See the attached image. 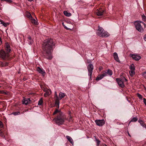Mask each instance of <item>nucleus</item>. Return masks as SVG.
<instances>
[{
    "label": "nucleus",
    "mask_w": 146,
    "mask_h": 146,
    "mask_svg": "<svg viewBox=\"0 0 146 146\" xmlns=\"http://www.w3.org/2000/svg\"><path fill=\"white\" fill-rule=\"evenodd\" d=\"M54 45L53 40L51 38H48L44 41L42 47L44 51L43 56L46 59L51 60L52 58L51 54Z\"/></svg>",
    "instance_id": "f257e3e1"
},
{
    "label": "nucleus",
    "mask_w": 146,
    "mask_h": 146,
    "mask_svg": "<svg viewBox=\"0 0 146 146\" xmlns=\"http://www.w3.org/2000/svg\"><path fill=\"white\" fill-rule=\"evenodd\" d=\"M66 119V117L62 113H60L59 115H58L54 119L57 124L60 125L64 123Z\"/></svg>",
    "instance_id": "f03ea898"
},
{
    "label": "nucleus",
    "mask_w": 146,
    "mask_h": 146,
    "mask_svg": "<svg viewBox=\"0 0 146 146\" xmlns=\"http://www.w3.org/2000/svg\"><path fill=\"white\" fill-rule=\"evenodd\" d=\"M116 80L119 86L122 88L125 86L124 82L127 81V80L124 77L120 78H116Z\"/></svg>",
    "instance_id": "7ed1b4c3"
},
{
    "label": "nucleus",
    "mask_w": 146,
    "mask_h": 146,
    "mask_svg": "<svg viewBox=\"0 0 146 146\" xmlns=\"http://www.w3.org/2000/svg\"><path fill=\"white\" fill-rule=\"evenodd\" d=\"M141 23V21H138L135 23V25L137 30L139 32H141L143 31V29Z\"/></svg>",
    "instance_id": "20e7f679"
},
{
    "label": "nucleus",
    "mask_w": 146,
    "mask_h": 146,
    "mask_svg": "<svg viewBox=\"0 0 146 146\" xmlns=\"http://www.w3.org/2000/svg\"><path fill=\"white\" fill-rule=\"evenodd\" d=\"M9 56L8 53H6L3 50H0V57L4 60L6 59Z\"/></svg>",
    "instance_id": "39448f33"
},
{
    "label": "nucleus",
    "mask_w": 146,
    "mask_h": 146,
    "mask_svg": "<svg viewBox=\"0 0 146 146\" xmlns=\"http://www.w3.org/2000/svg\"><path fill=\"white\" fill-rule=\"evenodd\" d=\"M94 68L93 65L89 64L88 67V75L90 77L91 76Z\"/></svg>",
    "instance_id": "423d86ee"
},
{
    "label": "nucleus",
    "mask_w": 146,
    "mask_h": 146,
    "mask_svg": "<svg viewBox=\"0 0 146 146\" xmlns=\"http://www.w3.org/2000/svg\"><path fill=\"white\" fill-rule=\"evenodd\" d=\"M130 56L131 57L132 59L138 61L141 59V57L140 56L135 54H131Z\"/></svg>",
    "instance_id": "0eeeda50"
},
{
    "label": "nucleus",
    "mask_w": 146,
    "mask_h": 146,
    "mask_svg": "<svg viewBox=\"0 0 146 146\" xmlns=\"http://www.w3.org/2000/svg\"><path fill=\"white\" fill-rule=\"evenodd\" d=\"M95 122L97 125L100 126H103L105 123V121L104 119L96 120L95 121Z\"/></svg>",
    "instance_id": "6e6552de"
},
{
    "label": "nucleus",
    "mask_w": 146,
    "mask_h": 146,
    "mask_svg": "<svg viewBox=\"0 0 146 146\" xmlns=\"http://www.w3.org/2000/svg\"><path fill=\"white\" fill-rule=\"evenodd\" d=\"M104 13V11L101 9H97L96 10V13L98 16L102 15Z\"/></svg>",
    "instance_id": "1a4fd4ad"
},
{
    "label": "nucleus",
    "mask_w": 146,
    "mask_h": 146,
    "mask_svg": "<svg viewBox=\"0 0 146 146\" xmlns=\"http://www.w3.org/2000/svg\"><path fill=\"white\" fill-rule=\"evenodd\" d=\"M103 73L105 76H111L113 74L112 71L109 69H108L106 72Z\"/></svg>",
    "instance_id": "9d476101"
},
{
    "label": "nucleus",
    "mask_w": 146,
    "mask_h": 146,
    "mask_svg": "<svg viewBox=\"0 0 146 146\" xmlns=\"http://www.w3.org/2000/svg\"><path fill=\"white\" fill-rule=\"evenodd\" d=\"M30 100L29 98H24L22 100V103L25 105L29 104L30 102Z\"/></svg>",
    "instance_id": "9b49d317"
},
{
    "label": "nucleus",
    "mask_w": 146,
    "mask_h": 146,
    "mask_svg": "<svg viewBox=\"0 0 146 146\" xmlns=\"http://www.w3.org/2000/svg\"><path fill=\"white\" fill-rule=\"evenodd\" d=\"M5 50L7 52V53L9 54L11 51L10 48V46L8 43H6L5 45Z\"/></svg>",
    "instance_id": "f8f14e48"
},
{
    "label": "nucleus",
    "mask_w": 146,
    "mask_h": 146,
    "mask_svg": "<svg viewBox=\"0 0 146 146\" xmlns=\"http://www.w3.org/2000/svg\"><path fill=\"white\" fill-rule=\"evenodd\" d=\"M36 70L39 73L41 74L42 76H44L45 75V72L44 70H42V69L39 67H37Z\"/></svg>",
    "instance_id": "ddd939ff"
},
{
    "label": "nucleus",
    "mask_w": 146,
    "mask_h": 146,
    "mask_svg": "<svg viewBox=\"0 0 146 146\" xmlns=\"http://www.w3.org/2000/svg\"><path fill=\"white\" fill-rule=\"evenodd\" d=\"M104 32V29L101 27H100L99 26L98 29L97 31V34L99 36V34H103Z\"/></svg>",
    "instance_id": "4468645a"
},
{
    "label": "nucleus",
    "mask_w": 146,
    "mask_h": 146,
    "mask_svg": "<svg viewBox=\"0 0 146 146\" xmlns=\"http://www.w3.org/2000/svg\"><path fill=\"white\" fill-rule=\"evenodd\" d=\"M113 56L114 59L117 62H119V60L118 57L117 53L116 52H114L113 54Z\"/></svg>",
    "instance_id": "2eb2a0df"
},
{
    "label": "nucleus",
    "mask_w": 146,
    "mask_h": 146,
    "mask_svg": "<svg viewBox=\"0 0 146 146\" xmlns=\"http://www.w3.org/2000/svg\"><path fill=\"white\" fill-rule=\"evenodd\" d=\"M99 36L101 37H106L109 36V34L106 32H104L103 34H99Z\"/></svg>",
    "instance_id": "dca6fc26"
},
{
    "label": "nucleus",
    "mask_w": 146,
    "mask_h": 146,
    "mask_svg": "<svg viewBox=\"0 0 146 146\" xmlns=\"http://www.w3.org/2000/svg\"><path fill=\"white\" fill-rule=\"evenodd\" d=\"M65 96V94L64 93L62 92H60L58 95L59 99H61L62 98H64Z\"/></svg>",
    "instance_id": "f3484780"
},
{
    "label": "nucleus",
    "mask_w": 146,
    "mask_h": 146,
    "mask_svg": "<svg viewBox=\"0 0 146 146\" xmlns=\"http://www.w3.org/2000/svg\"><path fill=\"white\" fill-rule=\"evenodd\" d=\"M28 44H31L33 43V40L30 36H28L27 37Z\"/></svg>",
    "instance_id": "a211bd4d"
},
{
    "label": "nucleus",
    "mask_w": 146,
    "mask_h": 146,
    "mask_svg": "<svg viewBox=\"0 0 146 146\" xmlns=\"http://www.w3.org/2000/svg\"><path fill=\"white\" fill-rule=\"evenodd\" d=\"M105 76V75L104 74V73H103V74L101 75H98L96 78V80H100Z\"/></svg>",
    "instance_id": "6ab92c4d"
},
{
    "label": "nucleus",
    "mask_w": 146,
    "mask_h": 146,
    "mask_svg": "<svg viewBox=\"0 0 146 146\" xmlns=\"http://www.w3.org/2000/svg\"><path fill=\"white\" fill-rule=\"evenodd\" d=\"M8 63L7 62H0V66L3 67L7 66L8 65Z\"/></svg>",
    "instance_id": "aec40b11"
},
{
    "label": "nucleus",
    "mask_w": 146,
    "mask_h": 146,
    "mask_svg": "<svg viewBox=\"0 0 146 146\" xmlns=\"http://www.w3.org/2000/svg\"><path fill=\"white\" fill-rule=\"evenodd\" d=\"M51 93V91L50 90H48L46 91L44 94V96L45 97H47L50 95Z\"/></svg>",
    "instance_id": "412c9836"
},
{
    "label": "nucleus",
    "mask_w": 146,
    "mask_h": 146,
    "mask_svg": "<svg viewBox=\"0 0 146 146\" xmlns=\"http://www.w3.org/2000/svg\"><path fill=\"white\" fill-rule=\"evenodd\" d=\"M138 122L140 124L141 126L143 127L146 128V125L141 120H139Z\"/></svg>",
    "instance_id": "4be33fe9"
},
{
    "label": "nucleus",
    "mask_w": 146,
    "mask_h": 146,
    "mask_svg": "<svg viewBox=\"0 0 146 146\" xmlns=\"http://www.w3.org/2000/svg\"><path fill=\"white\" fill-rule=\"evenodd\" d=\"M66 137L68 139V140L72 144H73L74 143L73 140L72 138L68 135H67L66 136Z\"/></svg>",
    "instance_id": "5701e85b"
},
{
    "label": "nucleus",
    "mask_w": 146,
    "mask_h": 146,
    "mask_svg": "<svg viewBox=\"0 0 146 146\" xmlns=\"http://www.w3.org/2000/svg\"><path fill=\"white\" fill-rule=\"evenodd\" d=\"M60 113H62L59 110L56 109V110L54 111L53 113V115H55L57 114L58 115H59Z\"/></svg>",
    "instance_id": "b1692460"
},
{
    "label": "nucleus",
    "mask_w": 146,
    "mask_h": 146,
    "mask_svg": "<svg viewBox=\"0 0 146 146\" xmlns=\"http://www.w3.org/2000/svg\"><path fill=\"white\" fill-rule=\"evenodd\" d=\"M59 99H58L57 100L55 99V105L56 106V107L57 108H59Z\"/></svg>",
    "instance_id": "393cba45"
},
{
    "label": "nucleus",
    "mask_w": 146,
    "mask_h": 146,
    "mask_svg": "<svg viewBox=\"0 0 146 146\" xmlns=\"http://www.w3.org/2000/svg\"><path fill=\"white\" fill-rule=\"evenodd\" d=\"M64 14L65 15L68 17H70L71 15V13L68 12L66 11H64Z\"/></svg>",
    "instance_id": "a878e982"
},
{
    "label": "nucleus",
    "mask_w": 146,
    "mask_h": 146,
    "mask_svg": "<svg viewBox=\"0 0 146 146\" xmlns=\"http://www.w3.org/2000/svg\"><path fill=\"white\" fill-rule=\"evenodd\" d=\"M27 17L30 19H31L33 18L31 15L29 13H27Z\"/></svg>",
    "instance_id": "bb28decb"
},
{
    "label": "nucleus",
    "mask_w": 146,
    "mask_h": 146,
    "mask_svg": "<svg viewBox=\"0 0 146 146\" xmlns=\"http://www.w3.org/2000/svg\"><path fill=\"white\" fill-rule=\"evenodd\" d=\"M135 67L133 64H131L130 67V68L131 70H135Z\"/></svg>",
    "instance_id": "cd10ccee"
},
{
    "label": "nucleus",
    "mask_w": 146,
    "mask_h": 146,
    "mask_svg": "<svg viewBox=\"0 0 146 146\" xmlns=\"http://www.w3.org/2000/svg\"><path fill=\"white\" fill-rule=\"evenodd\" d=\"M43 103V100L42 98H41L40 100L38 101V105L39 106L42 105Z\"/></svg>",
    "instance_id": "c85d7f7f"
},
{
    "label": "nucleus",
    "mask_w": 146,
    "mask_h": 146,
    "mask_svg": "<svg viewBox=\"0 0 146 146\" xmlns=\"http://www.w3.org/2000/svg\"><path fill=\"white\" fill-rule=\"evenodd\" d=\"M129 74L131 76H133L135 74L134 70H131V71L129 72Z\"/></svg>",
    "instance_id": "c756f323"
},
{
    "label": "nucleus",
    "mask_w": 146,
    "mask_h": 146,
    "mask_svg": "<svg viewBox=\"0 0 146 146\" xmlns=\"http://www.w3.org/2000/svg\"><path fill=\"white\" fill-rule=\"evenodd\" d=\"M0 21L1 23V24H3V25L5 27H7L8 25V23H4L2 20H0Z\"/></svg>",
    "instance_id": "7c9ffc66"
},
{
    "label": "nucleus",
    "mask_w": 146,
    "mask_h": 146,
    "mask_svg": "<svg viewBox=\"0 0 146 146\" xmlns=\"http://www.w3.org/2000/svg\"><path fill=\"white\" fill-rule=\"evenodd\" d=\"M137 120V118L135 117H134L131 120L130 122H136Z\"/></svg>",
    "instance_id": "2f4dec72"
},
{
    "label": "nucleus",
    "mask_w": 146,
    "mask_h": 146,
    "mask_svg": "<svg viewBox=\"0 0 146 146\" xmlns=\"http://www.w3.org/2000/svg\"><path fill=\"white\" fill-rule=\"evenodd\" d=\"M20 112L19 111H16L13 112L12 113V114L14 115H16L20 114Z\"/></svg>",
    "instance_id": "473e14b6"
},
{
    "label": "nucleus",
    "mask_w": 146,
    "mask_h": 146,
    "mask_svg": "<svg viewBox=\"0 0 146 146\" xmlns=\"http://www.w3.org/2000/svg\"><path fill=\"white\" fill-rule=\"evenodd\" d=\"M31 19V20L32 22L35 25H37V22L35 19L33 18L32 19Z\"/></svg>",
    "instance_id": "72a5a7b5"
},
{
    "label": "nucleus",
    "mask_w": 146,
    "mask_h": 146,
    "mask_svg": "<svg viewBox=\"0 0 146 146\" xmlns=\"http://www.w3.org/2000/svg\"><path fill=\"white\" fill-rule=\"evenodd\" d=\"M54 96L55 99H57V100H58V99H59L58 97V96L57 95V93L56 92H55V94Z\"/></svg>",
    "instance_id": "f704fd0d"
},
{
    "label": "nucleus",
    "mask_w": 146,
    "mask_h": 146,
    "mask_svg": "<svg viewBox=\"0 0 146 146\" xmlns=\"http://www.w3.org/2000/svg\"><path fill=\"white\" fill-rule=\"evenodd\" d=\"M142 18L143 21H146V17L144 15L142 16Z\"/></svg>",
    "instance_id": "c9c22d12"
},
{
    "label": "nucleus",
    "mask_w": 146,
    "mask_h": 146,
    "mask_svg": "<svg viewBox=\"0 0 146 146\" xmlns=\"http://www.w3.org/2000/svg\"><path fill=\"white\" fill-rule=\"evenodd\" d=\"M137 96L139 97V99H142V96L139 93H137Z\"/></svg>",
    "instance_id": "e433bc0d"
},
{
    "label": "nucleus",
    "mask_w": 146,
    "mask_h": 146,
    "mask_svg": "<svg viewBox=\"0 0 146 146\" xmlns=\"http://www.w3.org/2000/svg\"><path fill=\"white\" fill-rule=\"evenodd\" d=\"M0 136L2 137H4L3 133L1 129H0Z\"/></svg>",
    "instance_id": "4c0bfd02"
},
{
    "label": "nucleus",
    "mask_w": 146,
    "mask_h": 146,
    "mask_svg": "<svg viewBox=\"0 0 146 146\" xmlns=\"http://www.w3.org/2000/svg\"><path fill=\"white\" fill-rule=\"evenodd\" d=\"M96 140L97 143V146H98L100 143V141L99 140L97 139H96Z\"/></svg>",
    "instance_id": "58836bf2"
},
{
    "label": "nucleus",
    "mask_w": 146,
    "mask_h": 146,
    "mask_svg": "<svg viewBox=\"0 0 146 146\" xmlns=\"http://www.w3.org/2000/svg\"><path fill=\"white\" fill-rule=\"evenodd\" d=\"M1 1H5L9 3H11L12 2V0H1Z\"/></svg>",
    "instance_id": "ea45409f"
},
{
    "label": "nucleus",
    "mask_w": 146,
    "mask_h": 146,
    "mask_svg": "<svg viewBox=\"0 0 146 146\" xmlns=\"http://www.w3.org/2000/svg\"><path fill=\"white\" fill-rule=\"evenodd\" d=\"M3 127V123L0 121V128Z\"/></svg>",
    "instance_id": "a19ab883"
},
{
    "label": "nucleus",
    "mask_w": 146,
    "mask_h": 146,
    "mask_svg": "<svg viewBox=\"0 0 146 146\" xmlns=\"http://www.w3.org/2000/svg\"><path fill=\"white\" fill-rule=\"evenodd\" d=\"M62 25H63V26L64 27V28L66 29L67 30H69L70 29L67 28L66 26L64 25V23H62Z\"/></svg>",
    "instance_id": "79ce46f5"
},
{
    "label": "nucleus",
    "mask_w": 146,
    "mask_h": 146,
    "mask_svg": "<svg viewBox=\"0 0 146 146\" xmlns=\"http://www.w3.org/2000/svg\"><path fill=\"white\" fill-rule=\"evenodd\" d=\"M143 100L144 103L145 104L146 106V99L145 98H143Z\"/></svg>",
    "instance_id": "37998d69"
},
{
    "label": "nucleus",
    "mask_w": 146,
    "mask_h": 146,
    "mask_svg": "<svg viewBox=\"0 0 146 146\" xmlns=\"http://www.w3.org/2000/svg\"><path fill=\"white\" fill-rule=\"evenodd\" d=\"M141 23L144 25L145 28L146 27V25L143 22L141 21Z\"/></svg>",
    "instance_id": "c03bdc74"
},
{
    "label": "nucleus",
    "mask_w": 146,
    "mask_h": 146,
    "mask_svg": "<svg viewBox=\"0 0 146 146\" xmlns=\"http://www.w3.org/2000/svg\"><path fill=\"white\" fill-rule=\"evenodd\" d=\"M144 39V40L146 41V34L145 35Z\"/></svg>",
    "instance_id": "a18cd8bd"
},
{
    "label": "nucleus",
    "mask_w": 146,
    "mask_h": 146,
    "mask_svg": "<svg viewBox=\"0 0 146 146\" xmlns=\"http://www.w3.org/2000/svg\"><path fill=\"white\" fill-rule=\"evenodd\" d=\"M146 74V72H144V73L143 74V75L145 76Z\"/></svg>",
    "instance_id": "49530a36"
},
{
    "label": "nucleus",
    "mask_w": 146,
    "mask_h": 146,
    "mask_svg": "<svg viewBox=\"0 0 146 146\" xmlns=\"http://www.w3.org/2000/svg\"><path fill=\"white\" fill-rule=\"evenodd\" d=\"M128 135H129V136H130V137H131V135H130V134H129V133L128 132Z\"/></svg>",
    "instance_id": "de8ad7c7"
},
{
    "label": "nucleus",
    "mask_w": 146,
    "mask_h": 146,
    "mask_svg": "<svg viewBox=\"0 0 146 146\" xmlns=\"http://www.w3.org/2000/svg\"><path fill=\"white\" fill-rule=\"evenodd\" d=\"M28 1H33V0H28Z\"/></svg>",
    "instance_id": "09e8293b"
},
{
    "label": "nucleus",
    "mask_w": 146,
    "mask_h": 146,
    "mask_svg": "<svg viewBox=\"0 0 146 146\" xmlns=\"http://www.w3.org/2000/svg\"><path fill=\"white\" fill-rule=\"evenodd\" d=\"M70 120L71 119H72V117H70Z\"/></svg>",
    "instance_id": "8fccbe9b"
},
{
    "label": "nucleus",
    "mask_w": 146,
    "mask_h": 146,
    "mask_svg": "<svg viewBox=\"0 0 146 146\" xmlns=\"http://www.w3.org/2000/svg\"><path fill=\"white\" fill-rule=\"evenodd\" d=\"M105 146H107L106 145H105Z\"/></svg>",
    "instance_id": "3c124183"
}]
</instances>
